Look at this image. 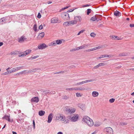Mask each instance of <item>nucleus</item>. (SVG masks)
Here are the masks:
<instances>
[{"instance_id": "obj_57", "label": "nucleus", "mask_w": 134, "mask_h": 134, "mask_svg": "<svg viewBox=\"0 0 134 134\" xmlns=\"http://www.w3.org/2000/svg\"><path fill=\"white\" fill-rule=\"evenodd\" d=\"M33 127L34 129H35V122L34 120L33 121Z\"/></svg>"}, {"instance_id": "obj_44", "label": "nucleus", "mask_w": 134, "mask_h": 134, "mask_svg": "<svg viewBox=\"0 0 134 134\" xmlns=\"http://www.w3.org/2000/svg\"><path fill=\"white\" fill-rule=\"evenodd\" d=\"M68 119V118H66V120H65V121H64V122L65 123L67 124V123H69V120Z\"/></svg>"}, {"instance_id": "obj_33", "label": "nucleus", "mask_w": 134, "mask_h": 134, "mask_svg": "<svg viewBox=\"0 0 134 134\" xmlns=\"http://www.w3.org/2000/svg\"><path fill=\"white\" fill-rule=\"evenodd\" d=\"M85 45H83L81 46L77 47V48L78 49V50L79 49L84 48H85Z\"/></svg>"}, {"instance_id": "obj_53", "label": "nucleus", "mask_w": 134, "mask_h": 134, "mask_svg": "<svg viewBox=\"0 0 134 134\" xmlns=\"http://www.w3.org/2000/svg\"><path fill=\"white\" fill-rule=\"evenodd\" d=\"M39 30H41L43 29V26L42 25H40L38 27Z\"/></svg>"}, {"instance_id": "obj_14", "label": "nucleus", "mask_w": 134, "mask_h": 134, "mask_svg": "<svg viewBox=\"0 0 134 134\" xmlns=\"http://www.w3.org/2000/svg\"><path fill=\"white\" fill-rule=\"evenodd\" d=\"M81 18L80 16H76L74 18V19L75 20H76V22H80L81 21Z\"/></svg>"}, {"instance_id": "obj_54", "label": "nucleus", "mask_w": 134, "mask_h": 134, "mask_svg": "<svg viewBox=\"0 0 134 134\" xmlns=\"http://www.w3.org/2000/svg\"><path fill=\"white\" fill-rule=\"evenodd\" d=\"M69 7H70V6H66L65 7H64V8H62V10H65V9L68 8Z\"/></svg>"}, {"instance_id": "obj_12", "label": "nucleus", "mask_w": 134, "mask_h": 134, "mask_svg": "<svg viewBox=\"0 0 134 134\" xmlns=\"http://www.w3.org/2000/svg\"><path fill=\"white\" fill-rule=\"evenodd\" d=\"M53 114L52 113L48 115V123H50L52 119V118L53 117Z\"/></svg>"}, {"instance_id": "obj_39", "label": "nucleus", "mask_w": 134, "mask_h": 134, "mask_svg": "<svg viewBox=\"0 0 134 134\" xmlns=\"http://www.w3.org/2000/svg\"><path fill=\"white\" fill-rule=\"evenodd\" d=\"M115 100V99H114L113 98H112L109 99V101L110 103H112L114 102Z\"/></svg>"}, {"instance_id": "obj_24", "label": "nucleus", "mask_w": 134, "mask_h": 134, "mask_svg": "<svg viewBox=\"0 0 134 134\" xmlns=\"http://www.w3.org/2000/svg\"><path fill=\"white\" fill-rule=\"evenodd\" d=\"M13 70H10V73H12L18 70V67L16 68L15 69H13Z\"/></svg>"}, {"instance_id": "obj_28", "label": "nucleus", "mask_w": 134, "mask_h": 134, "mask_svg": "<svg viewBox=\"0 0 134 134\" xmlns=\"http://www.w3.org/2000/svg\"><path fill=\"white\" fill-rule=\"evenodd\" d=\"M63 25L65 26H69V21H66L64 22L63 23Z\"/></svg>"}, {"instance_id": "obj_36", "label": "nucleus", "mask_w": 134, "mask_h": 134, "mask_svg": "<svg viewBox=\"0 0 134 134\" xmlns=\"http://www.w3.org/2000/svg\"><path fill=\"white\" fill-rule=\"evenodd\" d=\"M92 95L94 97H96L98 96V93H92Z\"/></svg>"}, {"instance_id": "obj_35", "label": "nucleus", "mask_w": 134, "mask_h": 134, "mask_svg": "<svg viewBox=\"0 0 134 134\" xmlns=\"http://www.w3.org/2000/svg\"><path fill=\"white\" fill-rule=\"evenodd\" d=\"M87 15H89L92 10L91 9H88L87 10Z\"/></svg>"}, {"instance_id": "obj_40", "label": "nucleus", "mask_w": 134, "mask_h": 134, "mask_svg": "<svg viewBox=\"0 0 134 134\" xmlns=\"http://www.w3.org/2000/svg\"><path fill=\"white\" fill-rule=\"evenodd\" d=\"M75 88H67L66 89V90H67V91H70L75 90Z\"/></svg>"}, {"instance_id": "obj_52", "label": "nucleus", "mask_w": 134, "mask_h": 134, "mask_svg": "<svg viewBox=\"0 0 134 134\" xmlns=\"http://www.w3.org/2000/svg\"><path fill=\"white\" fill-rule=\"evenodd\" d=\"M85 30H81L77 34V35H80L81 33H83Z\"/></svg>"}, {"instance_id": "obj_22", "label": "nucleus", "mask_w": 134, "mask_h": 134, "mask_svg": "<svg viewBox=\"0 0 134 134\" xmlns=\"http://www.w3.org/2000/svg\"><path fill=\"white\" fill-rule=\"evenodd\" d=\"M97 15H96L95 16H93L90 19V20L93 21H95L97 20Z\"/></svg>"}, {"instance_id": "obj_63", "label": "nucleus", "mask_w": 134, "mask_h": 134, "mask_svg": "<svg viewBox=\"0 0 134 134\" xmlns=\"http://www.w3.org/2000/svg\"><path fill=\"white\" fill-rule=\"evenodd\" d=\"M11 54L12 55L14 54V55H16L17 54V53H15L14 52H11Z\"/></svg>"}, {"instance_id": "obj_27", "label": "nucleus", "mask_w": 134, "mask_h": 134, "mask_svg": "<svg viewBox=\"0 0 134 134\" xmlns=\"http://www.w3.org/2000/svg\"><path fill=\"white\" fill-rule=\"evenodd\" d=\"M37 26L36 24H35L34 25L33 29L34 31L36 32L37 31Z\"/></svg>"}, {"instance_id": "obj_13", "label": "nucleus", "mask_w": 134, "mask_h": 134, "mask_svg": "<svg viewBox=\"0 0 134 134\" xmlns=\"http://www.w3.org/2000/svg\"><path fill=\"white\" fill-rule=\"evenodd\" d=\"M60 22V21L58 20V19L57 18H53L51 20V23H59Z\"/></svg>"}, {"instance_id": "obj_2", "label": "nucleus", "mask_w": 134, "mask_h": 134, "mask_svg": "<svg viewBox=\"0 0 134 134\" xmlns=\"http://www.w3.org/2000/svg\"><path fill=\"white\" fill-rule=\"evenodd\" d=\"M75 108H71L69 106H66L64 109V111L65 114L67 115L71 114L75 111Z\"/></svg>"}, {"instance_id": "obj_55", "label": "nucleus", "mask_w": 134, "mask_h": 134, "mask_svg": "<svg viewBox=\"0 0 134 134\" xmlns=\"http://www.w3.org/2000/svg\"><path fill=\"white\" fill-rule=\"evenodd\" d=\"M111 37H112V38L113 39V40H115V38H116V36H111Z\"/></svg>"}, {"instance_id": "obj_49", "label": "nucleus", "mask_w": 134, "mask_h": 134, "mask_svg": "<svg viewBox=\"0 0 134 134\" xmlns=\"http://www.w3.org/2000/svg\"><path fill=\"white\" fill-rule=\"evenodd\" d=\"M34 70H33V69H32V70L30 69L29 70L28 72H27V73L34 72Z\"/></svg>"}, {"instance_id": "obj_61", "label": "nucleus", "mask_w": 134, "mask_h": 134, "mask_svg": "<svg viewBox=\"0 0 134 134\" xmlns=\"http://www.w3.org/2000/svg\"><path fill=\"white\" fill-rule=\"evenodd\" d=\"M68 97L67 96H64L63 98V99H67L68 98Z\"/></svg>"}, {"instance_id": "obj_21", "label": "nucleus", "mask_w": 134, "mask_h": 134, "mask_svg": "<svg viewBox=\"0 0 134 134\" xmlns=\"http://www.w3.org/2000/svg\"><path fill=\"white\" fill-rule=\"evenodd\" d=\"M69 25L70 26L71 24H76V20H71V21H69Z\"/></svg>"}, {"instance_id": "obj_64", "label": "nucleus", "mask_w": 134, "mask_h": 134, "mask_svg": "<svg viewBox=\"0 0 134 134\" xmlns=\"http://www.w3.org/2000/svg\"><path fill=\"white\" fill-rule=\"evenodd\" d=\"M26 71V70H24L23 71H22V72H19V73H20V74H23L24 72H25Z\"/></svg>"}, {"instance_id": "obj_51", "label": "nucleus", "mask_w": 134, "mask_h": 134, "mask_svg": "<svg viewBox=\"0 0 134 134\" xmlns=\"http://www.w3.org/2000/svg\"><path fill=\"white\" fill-rule=\"evenodd\" d=\"M75 9H70V10H68L67 12L68 13H69V12H73Z\"/></svg>"}, {"instance_id": "obj_45", "label": "nucleus", "mask_w": 134, "mask_h": 134, "mask_svg": "<svg viewBox=\"0 0 134 134\" xmlns=\"http://www.w3.org/2000/svg\"><path fill=\"white\" fill-rule=\"evenodd\" d=\"M40 91H41V92H45L46 91H50L49 89H47L46 91H44L42 89H40Z\"/></svg>"}, {"instance_id": "obj_4", "label": "nucleus", "mask_w": 134, "mask_h": 134, "mask_svg": "<svg viewBox=\"0 0 134 134\" xmlns=\"http://www.w3.org/2000/svg\"><path fill=\"white\" fill-rule=\"evenodd\" d=\"M79 117V115L76 114L73 116L72 117L69 116L67 117V118H68V119L71 120L72 122H75L77 121Z\"/></svg>"}, {"instance_id": "obj_8", "label": "nucleus", "mask_w": 134, "mask_h": 134, "mask_svg": "<svg viewBox=\"0 0 134 134\" xmlns=\"http://www.w3.org/2000/svg\"><path fill=\"white\" fill-rule=\"evenodd\" d=\"M27 40V38L25 36H23L19 38L18 39V40L19 42L21 43L24 42L25 41H27L28 40Z\"/></svg>"}, {"instance_id": "obj_30", "label": "nucleus", "mask_w": 134, "mask_h": 134, "mask_svg": "<svg viewBox=\"0 0 134 134\" xmlns=\"http://www.w3.org/2000/svg\"><path fill=\"white\" fill-rule=\"evenodd\" d=\"M61 115L60 114H58L56 116V119L57 120H59L61 118Z\"/></svg>"}, {"instance_id": "obj_48", "label": "nucleus", "mask_w": 134, "mask_h": 134, "mask_svg": "<svg viewBox=\"0 0 134 134\" xmlns=\"http://www.w3.org/2000/svg\"><path fill=\"white\" fill-rule=\"evenodd\" d=\"M76 94L77 97L81 96L82 94H80V93H76Z\"/></svg>"}, {"instance_id": "obj_9", "label": "nucleus", "mask_w": 134, "mask_h": 134, "mask_svg": "<svg viewBox=\"0 0 134 134\" xmlns=\"http://www.w3.org/2000/svg\"><path fill=\"white\" fill-rule=\"evenodd\" d=\"M47 47V46L45 43H42L38 45V48L40 49H45Z\"/></svg>"}, {"instance_id": "obj_43", "label": "nucleus", "mask_w": 134, "mask_h": 134, "mask_svg": "<svg viewBox=\"0 0 134 134\" xmlns=\"http://www.w3.org/2000/svg\"><path fill=\"white\" fill-rule=\"evenodd\" d=\"M10 71H7V72H4V73L2 74L3 75H7L9 74H10Z\"/></svg>"}, {"instance_id": "obj_42", "label": "nucleus", "mask_w": 134, "mask_h": 134, "mask_svg": "<svg viewBox=\"0 0 134 134\" xmlns=\"http://www.w3.org/2000/svg\"><path fill=\"white\" fill-rule=\"evenodd\" d=\"M100 48H101V47L100 46H98L97 47H95L93 48V50L94 51V50H96L97 49H100Z\"/></svg>"}, {"instance_id": "obj_59", "label": "nucleus", "mask_w": 134, "mask_h": 134, "mask_svg": "<svg viewBox=\"0 0 134 134\" xmlns=\"http://www.w3.org/2000/svg\"><path fill=\"white\" fill-rule=\"evenodd\" d=\"M24 67V66H22L20 67H18V70H19L21 69H23Z\"/></svg>"}, {"instance_id": "obj_31", "label": "nucleus", "mask_w": 134, "mask_h": 134, "mask_svg": "<svg viewBox=\"0 0 134 134\" xmlns=\"http://www.w3.org/2000/svg\"><path fill=\"white\" fill-rule=\"evenodd\" d=\"M100 122H96L94 124L95 126L98 127L100 126Z\"/></svg>"}, {"instance_id": "obj_10", "label": "nucleus", "mask_w": 134, "mask_h": 134, "mask_svg": "<svg viewBox=\"0 0 134 134\" xmlns=\"http://www.w3.org/2000/svg\"><path fill=\"white\" fill-rule=\"evenodd\" d=\"M39 101V98L38 97H34L32 98L31 100V102L38 103Z\"/></svg>"}, {"instance_id": "obj_19", "label": "nucleus", "mask_w": 134, "mask_h": 134, "mask_svg": "<svg viewBox=\"0 0 134 134\" xmlns=\"http://www.w3.org/2000/svg\"><path fill=\"white\" fill-rule=\"evenodd\" d=\"M111 57V56L110 55H100V56L98 58L99 59H101L102 58H104L105 57Z\"/></svg>"}, {"instance_id": "obj_38", "label": "nucleus", "mask_w": 134, "mask_h": 134, "mask_svg": "<svg viewBox=\"0 0 134 134\" xmlns=\"http://www.w3.org/2000/svg\"><path fill=\"white\" fill-rule=\"evenodd\" d=\"M66 118L64 115H62L61 116L60 120L62 121H63Z\"/></svg>"}, {"instance_id": "obj_46", "label": "nucleus", "mask_w": 134, "mask_h": 134, "mask_svg": "<svg viewBox=\"0 0 134 134\" xmlns=\"http://www.w3.org/2000/svg\"><path fill=\"white\" fill-rule=\"evenodd\" d=\"M95 35L96 34L94 33L93 32L92 33L90 34V36L91 37H95Z\"/></svg>"}, {"instance_id": "obj_16", "label": "nucleus", "mask_w": 134, "mask_h": 134, "mask_svg": "<svg viewBox=\"0 0 134 134\" xmlns=\"http://www.w3.org/2000/svg\"><path fill=\"white\" fill-rule=\"evenodd\" d=\"M78 107L82 110H83L85 109V105L84 104L80 103L78 104Z\"/></svg>"}, {"instance_id": "obj_47", "label": "nucleus", "mask_w": 134, "mask_h": 134, "mask_svg": "<svg viewBox=\"0 0 134 134\" xmlns=\"http://www.w3.org/2000/svg\"><path fill=\"white\" fill-rule=\"evenodd\" d=\"M77 50H78V49H77V48H74V49H70V51L71 52H72V51H77Z\"/></svg>"}, {"instance_id": "obj_7", "label": "nucleus", "mask_w": 134, "mask_h": 134, "mask_svg": "<svg viewBox=\"0 0 134 134\" xmlns=\"http://www.w3.org/2000/svg\"><path fill=\"white\" fill-rule=\"evenodd\" d=\"M10 116L9 115H5L3 117L2 119H5L7 120H8V122H13V119H10Z\"/></svg>"}, {"instance_id": "obj_50", "label": "nucleus", "mask_w": 134, "mask_h": 134, "mask_svg": "<svg viewBox=\"0 0 134 134\" xmlns=\"http://www.w3.org/2000/svg\"><path fill=\"white\" fill-rule=\"evenodd\" d=\"M41 15L40 13H38L37 16V17L38 18H40L41 17Z\"/></svg>"}, {"instance_id": "obj_11", "label": "nucleus", "mask_w": 134, "mask_h": 134, "mask_svg": "<svg viewBox=\"0 0 134 134\" xmlns=\"http://www.w3.org/2000/svg\"><path fill=\"white\" fill-rule=\"evenodd\" d=\"M93 80V79L88 80H85V81H82L81 82L77 83L76 84V85H80L84 83H86L88 82H92V81Z\"/></svg>"}, {"instance_id": "obj_37", "label": "nucleus", "mask_w": 134, "mask_h": 134, "mask_svg": "<svg viewBox=\"0 0 134 134\" xmlns=\"http://www.w3.org/2000/svg\"><path fill=\"white\" fill-rule=\"evenodd\" d=\"M127 124V123L125 122H120V123L119 125L121 126L125 125Z\"/></svg>"}, {"instance_id": "obj_26", "label": "nucleus", "mask_w": 134, "mask_h": 134, "mask_svg": "<svg viewBox=\"0 0 134 134\" xmlns=\"http://www.w3.org/2000/svg\"><path fill=\"white\" fill-rule=\"evenodd\" d=\"M31 52V50L30 49H29L26 50L25 52H24V53H26V54L27 55L30 53Z\"/></svg>"}, {"instance_id": "obj_1", "label": "nucleus", "mask_w": 134, "mask_h": 134, "mask_svg": "<svg viewBox=\"0 0 134 134\" xmlns=\"http://www.w3.org/2000/svg\"><path fill=\"white\" fill-rule=\"evenodd\" d=\"M82 121L86 123L90 127L92 126L93 125V122L92 120L88 116H84Z\"/></svg>"}, {"instance_id": "obj_5", "label": "nucleus", "mask_w": 134, "mask_h": 134, "mask_svg": "<svg viewBox=\"0 0 134 134\" xmlns=\"http://www.w3.org/2000/svg\"><path fill=\"white\" fill-rule=\"evenodd\" d=\"M61 16L62 18L65 21L68 20L70 19L69 14L67 12H64L62 13L61 14Z\"/></svg>"}, {"instance_id": "obj_56", "label": "nucleus", "mask_w": 134, "mask_h": 134, "mask_svg": "<svg viewBox=\"0 0 134 134\" xmlns=\"http://www.w3.org/2000/svg\"><path fill=\"white\" fill-rule=\"evenodd\" d=\"M125 54L124 53H122L119 54V56L120 57L125 56Z\"/></svg>"}, {"instance_id": "obj_62", "label": "nucleus", "mask_w": 134, "mask_h": 134, "mask_svg": "<svg viewBox=\"0 0 134 134\" xmlns=\"http://www.w3.org/2000/svg\"><path fill=\"white\" fill-rule=\"evenodd\" d=\"M130 26L131 27H134V24H130Z\"/></svg>"}, {"instance_id": "obj_34", "label": "nucleus", "mask_w": 134, "mask_h": 134, "mask_svg": "<svg viewBox=\"0 0 134 134\" xmlns=\"http://www.w3.org/2000/svg\"><path fill=\"white\" fill-rule=\"evenodd\" d=\"M39 57L38 55H37L36 56H35L33 57H31L30 58L28 59H31V60H33L34 59H36Z\"/></svg>"}, {"instance_id": "obj_25", "label": "nucleus", "mask_w": 134, "mask_h": 134, "mask_svg": "<svg viewBox=\"0 0 134 134\" xmlns=\"http://www.w3.org/2000/svg\"><path fill=\"white\" fill-rule=\"evenodd\" d=\"M75 90H86L87 89H85V88H75Z\"/></svg>"}, {"instance_id": "obj_58", "label": "nucleus", "mask_w": 134, "mask_h": 134, "mask_svg": "<svg viewBox=\"0 0 134 134\" xmlns=\"http://www.w3.org/2000/svg\"><path fill=\"white\" fill-rule=\"evenodd\" d=\"M90 5V4H86L85 5H83V7H87L89 6Z\"/></svg>"}, {"instance_id": "obj_3", "label": "nucleus", "mask_w": 134, "mask_h": 134, "mask_svg": "<svg viewBox=\"0 0 134 134\" xmlns=\"http://www.w3.org/2000/svg\"><path fill=\"white\" fill-rule=\"evenodd\" d=\"M11 20L9 17H3L0 19V23L1 24L10 22Z\"/></svg>"}, {"instance_id": "obj_18", "label": "nucleus", "mask_w": 134, "mask_h": 134, "mask_svg": "<svg viewBox=\"0 0 134 134\" xmlns=\"http://www.w3.org/2000/svg\"><path fill=\"white\" fill-rule=\"evenodd\" d=\"M44 32H42L40 33L38 35L37 37L38 38H43L44 36Z\"/></svg>"}, {"instance_id": "obj_23", "label": "nucleus", "mask_w": 134, "mask_h": 134, "mask_svg": "<svg viewBox=\"0 0 134 134\" xmlns=\"http://www.w3.org/2000/svg\"><path fill=\"white\" fill-rule=\"evenodd\" d=\"M62 40H63L62 39H60L57 40H55L56 44H61L62 43Z\"/></svg>"}, {"instance_id": "obj_41", "label": "nucleus", "mask_w": 134, "mask_h": 134, "mask_svg": "<svg viewBox=\"0 0 134 134\" xmlns=\"http://www.w3.org/2000/svg\"><path fill=\"white\" fill-rule=\"evenodd\" d=\"M35 70H36L37 71V72H40V71H42L41 69L39 68H35Z\"/></svg>"}, {"instance_id": "obj_60", "label": "nucleus", "mask_w": 134, "mask_h": 134, "mask_svg": "<svg viewBox=\"0 0 134 134\" xmlns=\"http://www.w3.org/2000/svg\"><path fill=\"white\" fill-rule=\"evenodd\" d=\"M100 18H98V16H97V22H98V21L99 20H101V19H100Z\"/></svg>"}, {"instance_id": "obj_20", "label": "nucleus", "mask_w": 134, "mask_h": 134, "mask_svg": "<svg viewBox=\"0 0 134 134\" xmlns=\"http://www.w3.org/2000/svg\"><path fill=\"white\" fill-rule=\"evenodd\" d=\"M45 113V111L43 110H40V111H39L38 112L39 115L41 116H42L43 115H44Z\"/></svg>"}, {"instance_id": "obj_17", "label": "nucleus", "mask_w": 134, "mask_h": 134, "mask_svg": "<svg viewBox=\"0 0 134 134\" xmlns=\"http://www.w3.org/2000/svg\"><path fill=\"white\" fill-rule=\"evenodd\" d=\"M105 64L104 63H101L99 64L98 65H97L95 66L93 68L94 69H96L99 67L101 66H102L104 65Z\"/></svg>"}, {"instance_id": "obj_32", "label": "nucleus", "mask_w": 134, "mask_h": 134, "mask_svg": "<svg viewBox=\"0 0 134 134\" xmlns=\"http://www.w3.org/2000/svg\"><path fill=\"white\" fill-rule=\"evenodd\" d=\"M27 55L26 54V53H24V52H23V53H22L20 55H19V57H23L25 56H26V55Z\"/></svg>"}, {"instance_id": "obj_6", "label": "nucleus", "mask_w": 134, "mask_h": 134, "mask_svg": "<svg viewBox=\"0 0 134 134\" xmlns=\"http://www.w3.org/2000/svg\"><path fill=\"white\" fill-rule=\"evenodd\" d=\"M104 131L106 132V134H113V132L112 129L110 127H107L104 129Z\"/></svg>"}, {"instance_id": "obj_29", "label": "nucleus", "mask_w": 134, "mask_h": 134, "mask_svg": "<svg viewBox=\"0 0 134 134\" xmlns=\"http://www.w3.org/2000/svg\"><path fill=\"white\" fill-rule=\"evenodd\" d=\"M56 41L55 40L53 41V42H52L51 43V45L52 46H55L57 44L56 43Z\"/></svg>"}, {"instance_id": "obj_15", "label": "nucleus", "mask_w": 134, "mask_h": 134, "mask_svg": "<svg viewBox=\"0 0 134 134\" xmlns=\"http://www.w3.org/2000/svg\"><path fill=\"white\" fill-rule=\"evenodd\" d=\"M114 15L117 16H120L121 15V13L119 11L116 10L114 12Z\"/></svg>"}]
</instances>
